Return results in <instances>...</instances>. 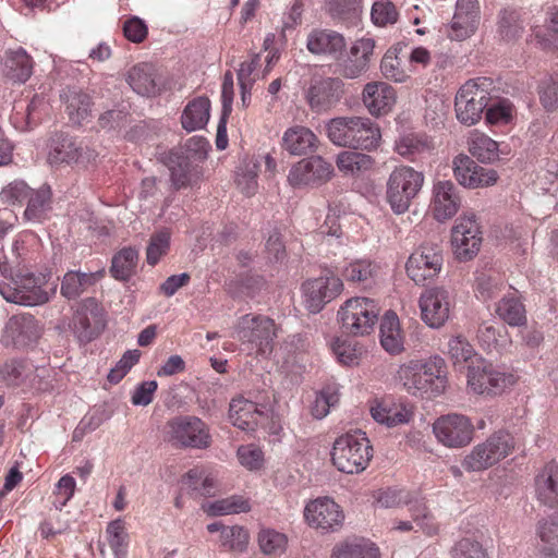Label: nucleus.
<instances>
[{
    "label": "nucleus",
    "mask_w": 558,
    "mask_h": 558,
    "mask_svg": "<svg viewBox=\"0 0 558 558\" xmlns=\"http://www.w3.org/2000/svg\"><path fill=\"white\" fill-rule=\"evenodd\" d=\"M469 149L481 162H492L498 158V144L484 134L475 135Z\"/></svg>",
    "instance_id": "59"
},
{
    "label": "nucleus",
    "mask_w": 558,
    "mask_h": 558,
    "mask_svg": "<svg viewBox=\"0 0 558 558\" xmlns=\"http://www.w3.org/2000/svg\"><path fill=\"white\" fill-rule=\"evenodd\" d=\"M170 247V233L166 230L154 233L150 236L147 250L146 260L149 265L155 266L160 258L166 255Z\"/></svg>",
    "instance_id": "61"
},
{
    "label": "nucleus",
    "mask_w": 558,
    "mask_h": 558,
    "mask_svg": "<svg viewBox=\"0 0 558 558\" xmlns=\"http://www.w3.org/2000/svg\"><path fill=\"white\" fill-rule=\"evenodd\" d=\"M319 141L308 128L294 125L289 128L282 136V148L290 155L301 156L314 153Z\"/></svg>",
    "instance_id": "29"
},
{
    "label": "nucleus",
    "mask_w": 558,
    "mask_h": 558,
    "mask_svg": "<svg viewBox=\"0 0 558 558\" xmlns=\"http://www.w3.org/2000/svg\"><path fill=\"white\" fill-rule=\"evenodd\" d=\"M340 400L339 388L337 385L326 386L316 397L313 407L312 414L316 418H323L328 413L330 408L338 404Z\"/></svg>",
    "instance_id": "60"
},
{
    "label": "nucleus",
    "mask_w": 558,
    "mask_h": 558,
    "mask_svg": "<svg viewBox=\"0 0 558 558\" xmlns=\"http://www.w3.org/2000/svg\"><path fill=\"white\" fill-rule=\"evenodd\" d=\"M444 263L442 247L437 243H424L407 262V272L417 284H424L427 279L436 277Z\"/></svg>",
    "instance_id": "13"
},
{
    "label": "nucleus",
    "mask_w": 558,
    "mask_h": 558,
    "mask_svg": "<svg viewBox=\"0 0 558 558\" xmlns=\"http://www.w3.org/2000/svg\"><path fill=\"white\" fill-rule=\"evenodd\" d=\"M343 283L336 276H322L303 283L304 304L310 314H318L342 290Z\"/></svg>",
    "instance_id": "17"
},
{
    "label": "nucleus",
    "mask_w": 558,
    "mask_h": 558,
    "mask_svg": "<svg viewBox=\"0 0 558 558\" xmlns=\"http://www.w3.org/2000/svg\"><path fill=\"white\" fill-rule=\"evenodd\" d=\"M344 94V83L339 77H313L305 90L310 109L323 113L333 108Z\"/></svg>",
    "instance_id": "14"
},
{
    "label": "nucleus",
    "mask_w": 558,
    "mask_h": 558,
    "mask_svg": "<svg viewBox=\"0 0 558 558\" xmlns=\"http://www.w3.org/2000/svg\"><path fill=\"white\" fill-rule=\"evenodd\" d=\"M453 173L457 181L469 189H477L494 184L497 181L495 170L478 166L471 157L458 155L453 159Z\"/></svg>",
    "instance_id": "20"
},
{
    "label": "nucleus",
    "mask_w": 558,
    "mask_h": 558,
    "mask_svg": "<svg viewBox=\"0 0 558 558\" xmlns=\"http://www.w3.org/2000/svg\"><path fill=\"white\" fill-rule=\"evenodd\" d=\"M138 263V251L135 247L126 246L112 256L110 275L120 281H128L135 274Z\"/></svg>",
    "instance_id": "38"
},
{
    "label": "nucleus",
    "mask_w": 558,
    "mask_h": 558,
    "mask_svg": "<svg viewBox=\"0 0 558 558\" xmlns=\"http://www.w3.org/2000/svg\"><path fill=\"white\" fill-rule=\"evenodd\" d=\"M330 558H380V554L373 544L354 539L336 545Z\"/></svg>",
    "instance_id": "44"
},
{
    "label": "nucleus",
    "mask_w": 558,
    "mask_h": 558,
    "mask_svg": "<svg viewBox=\"0 0 558 558\" xmlns=\"http://www.w3.org/2000/svg\"><path fill=\"white\" fill-rule=\"evenodd\" d=\"M477 24L478 20L475 19V15L470 17L466 15L454 14L450 25L449 37L456 40H463L474 34L477 28Z\"/></svg>",
    "instance_id": "62"
},
{
    "label": "nucleus",
    "mask_w": 558,
    "mask_h": 558,
    "mask_svg": "<svg viewBox=\"0 0 558 558\" xmlns=\"http://www.w3.org/2000/svg\"><path fill=\"white\" fill-rule=\"evenodd\" d=\"M229 418L233 426L252 432L259 426L264 427L268 420V410L265 404L239 396L233 398L229 404Z\"/></svg>",
    "instance_id": "18"
},
{
    "label": "nucleus",
    "mask_w": 558,
    "mask_h": 558,
    "mask_svg": "<svg viewBox=\"0 0 558 558\" xmlns=\"http://www.w3.org/2000/svg\"><path fill=\"white\" fill-rule=\"evenodd\" d=\"M405 330L399 316H383L379 323V342L390 355L404 351Z\"/></svg>",
    "instance_id": "28"
},
{
    "label": "nucleus",
    "mask_w": 558,
    "mask_h": 558,
    "mask_svg": "<svg viewBox=\"0 0 558 558\" xmlns=\"http://www.w3.org/2000/svg\"><path fill=\"white\" fill-rule=\"evenodd\" d=\"M450 304L449 292L442 288L426 290L420 298L422 314H448Z\"/></svg>",
    "instance_id": "46"
},
{
    "label": "nucleus",
    "mask_w": 558,
    "mask_h": 558,
    "mask_svg": "<svg viewBox=\"0 0 558 558\" xmlns=\"http://www.w3.org/2000/svg\"><path fill=\"white\" fill-rule=\"evenodd\" d=\"M210 101L207 97L191 100L183 110L181 123L184 130L192 132L203 129L209 120Z\"/></svg>",
    "instance_id": "36"
},
{
    "label": "nucleus",
    "mask_w": 558,
    "mask_h": 558,
    "mask_svg": "<svg viewBox=\"0 0 558 558\" xmlns=\"http://www.w3.org/2000/svg\"><path fill=\"white\" fill-rule=\"evenodd\" d=\"M3 75L14 83L26 82L33 73L32 58L22 48L5 53Z\"/></svg>",
    "instance_id": "32"
},
{
    "label": "nucleus",
    "mask_w": 558,
    "mask_h": 558,
    "mask_svg": "<svg viewBox=\"0 0 558 558\" xmlns=\"http://www.w3.org/2000/svg\"><path fill=\"white\" fill-rule=\"evenodd\" d=\"M518 379L514 372L496 366L483 357H476L468 365L466 386L475 395L499 396L514 386Z\"/></svg>",
    "instance_id": "4"
},
{
    "label": "nucleus",
    "mask_w": 558,
    "mask_h": 558,
    "mask_svg": "<svg viewBox=\"0 0 558 558\" xmlns=\"http://www.w3.org/2000/svg\"><path fill=\"white\" fill-rule=\"evenodd\" d=\"M498 33L505 40H514L523 33L520 13L515 9L505 8L498 14Z\"/></svg>",
    "instance_id": "53"
},
{
    "label": "nucleus",
    "mask_w": 558,
    "mask_h": 558,
    "mask_svg": "<svg viewBox=\"0 0 558 558\" xmlns=\"http://www.w3.org/2000/svg\"><path fill=\"white\" fill-rule=\"evenodd\" d=\"M536 548L545 557L558 556V512L538 521Z\"/></svg>",
    "instance_id": "33"
},
{
    "label": "nucleus",
    "mask_w": 558,
    "mask_h": 558,
    "mask_svg": "<svg viewBox=\"0 0 558 558\" xmlns=\"http://www.w3.org/2000/svg\"><path fill=\"white\" fill-rule=\"evenodd\" d=\"M343 47L342 35L332 31H313L307 37V49L315 54L336 53Z\"/></svg>",
    "instance_id": "40"
},
{
    "label": "nucleus",
    "mask_w": 558,
    "mask_h": 558,
    "mask_svg": "<svg viewBox=\"0 0 558 558\" xmlns=\"http://www.w3.org/2000/svg\"><path fill=\"white\" fill-rule=\"evenodd\" d=\"M396 102V92L385 82L367 83L363 89V104L371 114L381 116L391 110Z\"/></svg>",
    "instance_id": "25"
},
{
    "label": "nucleus",
    "mask_w": 558,
    "mask_h": 558,
    "mask_svg": "<svg viewBox=\"0 0 558 558\" xmlns=\"http://www.w3.org/2000/svg\"><path fill=\"white\" fill-rule=\"evenodd\" d=\"M250 534L246 529L240 525L225 526L220 533V544L227 550L243 553L246 550Z\"/></svg>",
    "instance_id": "54"
},
{
    "label": "nucleus",
    "mask_w": 558,
    "mask_h": 558,
    "mask_svg": "<svg viewBox=\"0 0 558 558\" xmlns=\"http://www.w3.org/2000/svg\"><path fill=\"white\" fill-rule=\"evenodd\" d=\"M333 175V166L320 156H312L295 162L288 174V182L294 189L317 187Z\"/></svg>",
    "instance_id": "12"
},
{
    "label": "nucleus",
    "mask_w": 558,
    "mask_h": 558,
    "mask_svg": "<svg viewBox=\"0 0 558 558\" xmlns=\"http://www.w3.org/2000/svg\"><path fill=\"white\" fill-rule=\"evenodd\" d=\"M96 157L94 149L68 134L56 133L50 138L48 161L52 166L62 163L86 166Z\"/></svg>",
    "instance_id": "10"
},
{
    "label": "nucleus",
    "mask_w": 558,
    "mask_h": 558,
    "mask_svg": "<svg viewBox=\"0 0 558 558\" xmlns=\"http://www.w3.org/2000/svg\"><path fill=\"white\" fill-rule=\"evenodd\" d=\"M107 323L104 316H71L69 327L80 343H88L98 338Z\"/></svg>",
    "instance_id": "37"
},
{
    "label": "nucleus",
    "mask_w": 558,
    "mask_h": 558,
    "mask_svg": "<svg viewBox=\"0 0 558 558\" xmlns=\"http://www.w3.org/2000/svg\"><path fill=\"white\" fill-rule=\"evenodd\" d=\"M371 16L376 25L386 26L388 24H395L398 21L399 13L391 1L379 0L374 2Z\"/></svg>",
    "instance_id": "63"
},
{
    "label": "nucleus",
    "mask_w": 558,
    "mask_h": 558,
    "mask_svg": "<svg viewBox=\"0 0 558 558\" xmlns=\"http://www.w3.org/2000/svg\"><path fill=\"white\" fill-rule=\"evenodd\" d=\"M165 439L175 448L206 449L211 444L208 425L194 415H180L165 426Z\"/></svg>",
    "instance_id": "7"
},
{
    "label": "nucleus",
    "mask_w": 558,
    "mask_h": 558,
    "mask_svg": "<svg viewBox=\"0 0 558 558\" xmlns=\"http://www.w3.org/2000/svg\"><path fill=\"white\" fill-rule=\"evenodd\" d=\"M374 163L375 161L369 155L353 150L342 151L337 157L339 170L352 175L371 170Z\"/></svg>",
    "instance_id": "49"
},
{
    "label": "nucleus",
    "mask_w": 558,
    "mask_h": 558,
    "mask_svg": "<svg viewBox=\"0 0 558 558\" xmlns=\"http://www.w3.org/2000/svg\"><path fill=\"white\" fill-rule=\"evenodd\" d=\"M539 101L546 111L558 108V82L553 77L545 78L538 85Z\"/></svg>",
    "instance_id": "64"
},
{
    "label": "nucleus",
    "mask_w": 558,
    "mask_h": 558,
    "mask_svg": "<svg viewBox=\"0 0 558 558\" xmlns=\"http://www.w3.org/2000/svg\"><path fill=\"white\" fill-rule=\"evenodd\" d=\"M373 458V447L361 430L345 433L336 438L331 450V462L338 471L347 474L363 472Z\"/></svg>",
    "instance_id": "3"
},
{
    "label": "nucleus",
    "mask_w": 558,
    "mask_h": 558,
    "mask_svg": "<svg viewBox=\"0 0 558 558\" xmlns=\"http://www.w3.org/2000/svg\"><path fill=\"white\" fill-rule=\"evenodd\" d=\"M275 336L276 325L270 316H253L248 328L239 331V338L254 343L259 354L271 350V341Z\"/></svg>",
    "instance_id": "23"
},
{
    "label": "nucleus",
    "mask_w": 558,
    "mask_h": 558,
    "mask_svg": "<svg viewBox=\"0 0 558 558\" xmlns=\"http://www.w3.org/2000/svg\"><path fill=\"white\" fill-rule=\"evenodd\" d=\"M39 278L31 272H17L10 282L0 283V293L11 303L35 306L49 300L48 292L41 289Z\"/></svg>",
    "instance_id": "9"
},
{
    "label": "nucleus",
    "mask_w": 558,
    "mask_h": 558,
    "mask_svg": "<svg viewBox=\"0 0 558 558\" xmlns=\"http://www.w3.org/2000/svg\"><path fill=\"white\" fill-rule=\"evenodd\" d=\"M331 350L338 362L347 366L357 364L363 354V349L356 341L340 338L332 342Z\"/></svg>",
    "instance_id": "57"
},
{
    "label": "nucleus",
    "mask_w": 558,
    "mask_h": 558,
    "mask_svg": "<svg viewBox=\"0 0 558 558\" xmlns=\"http://www.w3.org/2000/svg\"><path fill=\"white\" fill-rule=\"evenodd\" d=\"M437 440L448 448L468 446L474 436V425L470 417L459 413L439 416L433 424Z\"/></svg>",
    "instance_id": "11"
},
{
    "label": "nucleus",
    "mask_w": 558,
    "mask_h": 558,
    "mask_svg": "<svg viewBox=\"0 0 558 558\" xmlns=\"http://www.w3.org/2000/svg\"><path fill=\"white\" fill-rule=\"evenodd\" d=\"M126 82L135 93L142 96H154L159 90L155 69L149 63L134 65L128 72Z\"/></svg>",
    "instance_id": "35"
},
{
    "label": "nucleus",
    "mask_w": 558,
    "mask_h": 558,
    "mask_svg": "<svg viewBox=\"0 0 558 558\" xmlns=\"http://www.w3.org/2000/svg\"><path fill=\"white\" fill-rule=\"evenodd\" d=\"M39 335L34 316H11L5 323L1 342L5 347L22 349L34 343Z\"/></svg>",
    "instance_id": "19"
},
{
    "label": "nucleus",
    "mask_w": 558,
    "mask_h": 558,
    "mask_svg": "<svg viewBox=\"0 0 558 558\" xmlns=\"http://www.w3.org/2000/svg\"><path fill=\"white\" fill-rule=\"evenodd\" d=\"M402 51L401 45H396L388 49L380 62L383 75L390 81L403 83L410 77V70L405 66L403 60L399 57Z\"/></svg>",
    "instance_id": "41"
},
{
    "label": "nucleus",
    "mask_w": 558,
    "mask_h": 558,
    "mask_svg": "<svg viewBox=\"0 0 558 558\" xmlns=\"http://www.w3.org/2000/svg\"><path fill=\"white\" fill-rule=\"evenodd\" d=\"M461 206V196L453 182L438 181L433 187V213L438 221L453 217Z\"/></svg>",
    "instance_id": "22"
},
{
    "label": "nucleus",
    "mask_w": 558,
    "mask_h": 558,
    "mask_svg": "<svg viewBox=\"0 0 558 558\" xmlns=\"http://www.w3.org/2000/svg\"><path fill=\"white\" fill-rule=\"evenodd\" d=\"M304 519L313 529L335 532L342 526L344 513L332 498L318 497L306 504Z\"/></svg>",
    "instance_id": "15"
},
{
    "label": "nucleus",
    "mask_w": 558,
    "mask_h": 558,
    "mask_svg": "<svg viewBox=\"0 0 558 558\" xmlns=\"http://www.w3.org/2000/svg\"><path fill=\"white\" fill-rule=\"evenodd\" d=\"M477 339L485 350L496 349L506 341V326L502 322L488 319L483 322L477 330Z\"/></svg>",
    "instance_id": "50"
},
{
    "label": "nucleus",
    "mask_w": 558,
    "mask_h": 558,
    "mask_svg": "<svg viewBox=\"0 0 558 558\" xmlns=\"http://www.w3.org/2000/svg\"><path fill=\"white\" fill-rule=\"evenodd\" d=\"M205 512L209 515H228L233 513L248 512L251 504L247 498L243 496L233 495L222 498L203 506Z\"/></svg>",
    "instance_id": "48"
},
{
    "label": "nucleus",
    "mask_w": 558,
    "mask_h": 558,
    "mask_svg": "<svg viewBox=\"0 0 558 558\" xmlns=\"http://www.w3.org/2000/svg\"><path fill=\"white\" fill-rule=\"evenodd\" d=\"M451 244L456 257L461 262L472 259L480 251L482 236L473 217H460L451 230Z\"/></svg>",
    "instance_id": "16"
},
{
    "label": "nucleus",
    "mask_w": 558,
    "mask_h": 558,
    "mask_svg": "<svg viewBox=\"0 0 558 558\" xmlns=\"http://www.w3.org/2000/svg\"><path fill=\"white\" fill-rule=\"evenodd\" d=\"M108 544L114 558H125L128 554L129 535L122 519L111 521L106 530Z\"/></svg>",
    "instance_id": "52"
},
{
    "label": "nucleus",
    "mask_w": 558,
    "mask_h": 558,
    "mask_svg": "<svg viewBox=\"0 0 558 558\" xmlns=\"http://www.w3.org/2000/svg\"><path fill=\"white\" fill-rule=\"evenodd\" d=\"M166 165L175 190L192 186L201 179L202 168L198 163L190 160L189 156L171 153Z\"/></svg>",
    "instance_id": "24"
},
{
    "label": "nucleus",
    "mask_w": 558,
    "mask_h": 558,
    "mask_svg": "<svg viewBox=\"0 0 558 558\" xmlns=\"http://www.w3.org/2000/svg\"><path fill=\"white\" fill-rule=\"evenodd\" d=\"M65 104V111L69 120L76 125H81L92 116V98L88 94L76 88H66L60 95Z\"/></svg>",
    "instance_id": "31"
},
{
    "label": "nucleus",
    "mask_w": 558,
    "mask_h": 558,
    "mask_svg": "<svg viewBox=\"0 0 558 558\" xmlns=\"http://www.w3.org/2000/svg\"><path fill=\"white\" fill-rule=\"evenodd\" d=\"M416 495L405 489L386 488L378 490L375 500L381 508H399L413 505Z\"/></svg>",
    "instance_id": "55"
},
{
    "label": "nucleus",
    "mask_w": 558,
    "mask_h": 558,
    "mask_svg": "<svg viewBox=\"0 0 558 558\" xmlns=\"http://www.w3.org/2000/svg\"><path fill=\"white\" fill-rule=\"evenodd\" d=\"M35 373L34 366L25 360L11 359L0 364V385L20 387L25 385Z\"/></svg>",
    "instance_id": "34"
},
{
    "label": "nucleus",
    "mask_w": 558,
    "mask_h": 558,
    "mask_svg": "<svg viewBox=\"0 0 558 558\" xmlns=\"http://www.w3.org/2000/svg\"><path fill=\"white\" fill-rule=\"evenodd\" d=\"M379 267L369 259H355L342 271V276L349 282L364 288L371 287L378 275Z\"/></svg>",
    "instance_id": "39"
},
{
    "label": "nucleus",
    "mask_w": 558,
    "mask_h": 558,
    "mask_svg": "<svg viewBox=\"0 0 558 558\" xmlns=\"http://www.w3.org/2000/svg\"><path fill=\"white\" fill-rule=\"evenodd\" d=\"M260 161L256 157L245 158L236 171L235 183L246 196L254 195L257 190V173L259 170Z\"/></svg>",
    "instance_id": "45"
},
{
    "label": "nucleus",
    "mask_w": 558,
    "mask_h": 558,
    "mask_svg": "<svg viewBox=\"0 0 558 558\" xmlns=\"http://www.w3.org/2000/svg\"><path fill=\"white\" fill-rule=\"evenodd\" d=\"M513 449L514 438L507 432H496L473 447L462 466L468 472L485 471L507 458Z\"/></svg>",
    "instance_id": "6"
},
{
    "label": "nucleus",
    "mask_w": 558,
    "mask_h": 558,
    "mask_svg": "<svg viewBox=\"0 0 558 558\" xmlns=\"http://www.w3.org/2000/svg\"><path fill=\"white\" fill-rule=\"evenodd\" d=\"M447 353L454 365L466 363L470 365L477 357L473 345L460 335L449 339Z\"/></svg>",
    "instance_id": "56"
},
{
    "label": "nucleus",
    "mask_w": 558,
    "mask_h": 558,
    "mask_svg": "<svg viewBox=\"0 0 558 558\" xmlns=\"http://www.w3.org/2000/svg\"><path fill=\"white\" fill-rule=\"evenodd\" d=\"M378 316H341V330L349 336L369 335L377 323Z\"/></svg>",
    "instance_id": "58"
},
{
    "label": "nucleus",
    "mask_w": 558,
    "mask_h": 558,
    "mask_svg": "<svg viewBox=\"0 0 558 558\" xmlns=\"http://www.w3.org/2000/svg\"><path fill=\"white\" fill-rule=\"evenodd\" d=\"M409 512L413 522L426 536H435L439 533L440 525L424 498H415L413 505L409 508Z\"/></svg>",
    "instance_id": "43"
},
{
    "label": "nucleus",
    "mask_w": 558,
    "mask_h": 558,
    "mask_svg": "<svg viewBox=\"0 0 558 558\" xmlns=\"http://www.w3.org/2000/svg\"><path fill=\"white\" fill-rule=\"evenodd\" d=\"M492 81L486 77L468 81L457 93L454 107L457 118L466 125L480 121L490 101Z\"/></svg>",
    "instance_id": "8"
},
{
    "label": "nucleus",
    "mask_w": 558,
    "mask_h": 558,
    "mask_svg": "<svg viewBox=\"0 0 558 558\" xmlns=\"http://www.w3.org/2000/svg\"><path fill=\"white\" fill-rule=\"evenodd\" d=\"M423 183V172L409 166L395 168L386 183V199L391 210L397 215L408 211Z\"/></svg>",
    "instance_id": "5"
},
{
    "label": "nucleus",
    "mask_w": 558,
    "mask_h": 558,
    "mask_svg": "<svg viewBox=\"0 0 558 558\" xmlns=\"http://www.w3.org/2000/svg\"><path fill=\"white\" fill-rule=\"evenodd\" d=\"M104 270L95 274H86L80 271H69L64 275L61 293L68 299H74L78 296L87 287L95 283L97 276H102Z\"/></svg>",
    "instance_id": "47"
},
{
    "label": "nucleus",
    "mask_w": 558,
    "mask_h": 558,
    "mask_svg": "<svg viewBox=\"0 0 558 558\" xmlns=\"http://www.w3.org/2000/svg\"><path fill=\"white\" fill-rule=\"evenodd\" d=\"M435 149L434 141L425 133H404L395 142V150L401 157L416 161Z\"/></svg>",
    "instance_id": "27"
},
{
    "label": "nucleus",
    "mask_w": 558,
    "mask_h": 558,
    "mask_svg": "<svg viewBox=\"0 0 558 558\" xmlns=\"http://www.w3.org/2000/svg\"><path fill=\"white\" fill-rule=\"evenodd\" d=\"M257 543L263 554L279 556L287 549L288 536L275 529L263 527L257 534Z\"/></svg>",
    "instance_id": "51"
},
{
    "label": "nucleus",
    "mask_w": 558,
    "mask_h": 558,
    "mask_svg": "<svg viewBox=\"0 0 558 558\" xmlns=\"http://www.w3.org/2000/svg\"><path fill=\"white\" fill-rule=\"evenodd\" d=\"M396 380L412 397L434 399L448 386L447 365L440 356L412 359L399 365Z\"/></svg>",
    "instance_id": "1"
},
{
    "label": "nucleus",
    "mask_w": 558,
    "mask_h": 558,
    "mask_svg": "<svg viewBox=\"0 0 558 558\" xmlns=\"http://www.w3.org/2000/svg\"><path fill=\"white\" fill-rule=\"evenodd\" d=\"M535 497L544 506L558 507V464L547 463L534 480Z\"/></svg>",
    "instance_id": "26"
},
{
    "label": "nucleus",
    "mask_w": 558,
    "mask_h": 558,
    "mask_svg": "<svg viewBox=\"0 0 558 558\" xmlns=\"http://www.w3.org/2000/svg\"><path fill=\"white\" fill-rule=\"evenodd\" d=\"M51 209V190L48 185H43L38 190H33L28 199L24 217L28 221L40 222Z\"/></svg>",
    "instance_id": "42"
},
{
    "label": "nucleus",
    "mask_w": 558,
    "mask_h": 558,
    "mask_svg": "<svg viewBox=\"0 0 558 558\" xmlns=\"http://www.w3.org/2000/svg\"><path fill=\"white\" fill-rule=\"evenodd\" d=\"M369 412L377 423L388 427L409 423L413 416V412L408 404L397 401L390 396L373 400Z\"/></svg>",
    "instance_id": "21"
},
{
    "label": "nucleus",
    "mask_w": 558,
    "mask_h": 558,
    "mask_svg": "<svg viewBox=\"0 0 558 558\" xmlns=\"http://www.w3.org/2000/svg\"><path fill=\"white\" fill-rule=\"evenodd\" d=\"M327 135L337 146L372 150L379 145L377 124L363 117H339L327 123Z\"/></svg>",
    "instance_id": "2"
},
{
    "label": "nucleus",
    "mask_w": 558,
    "mask_h": 558,
    "mask_svg": "<svg viewBox=\"0 0 558 558\" xmlns=\"http://www.w3.org/2000/svg\"><path fill=\"white\" fill-rule=\"evenodd\" d=\"M374 41L363 39L351 48L354 59H348L339 64L338 73L345 78H357L368 69L369 56L373 53Z\"/></svg>",
    "instance_id": "30"
}]
</instances>
